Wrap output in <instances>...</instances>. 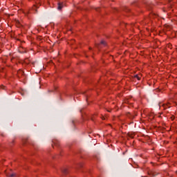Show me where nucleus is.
<instances>
[{"mask_svg": "<svg viewBox=\"0 0 177 177\" xmlns=\"http://www.w3.org/2000/svg\"><path fill=\"white\" fill-rule=\"evenodd\" d=\"M171 104H169V103H167V104H162V107H163V109H169V107H170V105Z\"/></svg>", "mask_w": 177, "mask_h": 177, "instance_id": "f257e3e1", "label": "nucleus"}, {"mask_svg": "<svg viewBox=\"0 0 177 177\" xmlns=\"http://www.w3.org/2000/svg\"><path fill=\"white\" fill-rule=\"evenodd\" d=\"M62 8H63V3H58L57 9H58L59 10H62Z\"/></svg>", "mask_w": 177, "mask_h": 177, "instance_id": "f03ea898", "label": "nucleus"}, {"mask_svg": "<svg viewBox=\"0 0 177 177\" xmlns=\"http://www.w3.org/2000/svg\"><path fill=\"white\" fill-rule=\"evenodd\" d=\"M134 77H135V78H137V80H138V81L140 80V78H142V75H136Z\"/></svg>", "mask_w": 177, "mask_h": 177, "instance_id": "7ed1b4c3", "label": "nucleus"}, {"mask_svg": "<svg viewBox=\"0 0 177 177\" xmlns=\"http://www.w3.org/2000/svg\"><path fill=\"white\" fill-rule=\"evenodd\" d=\"M16 26H17V27H21V25L20 24V22L19 21H17Z\"/></svg>", "mask_w": 177, "mask_h": 177, "instance_id": "20e7f679", "label": "nucleus"}, {"mask_svg": "<svg viewBox=\"0 0 177 177\" xmlns=\"http://www.w3.org/2000/svg\"><path fill=\"white\" fill-rule=\"evenodd\" d=\"M8 177H13V176H15V174H10V176H8Z\"/></svg>", "mask_w": 177, "mask_h": 177, "instance_id": "39448f33", "label": "nucleus"}, {"mask_svg": "<svg viewBox=\"0 0 177 177\" xmlns=\"http://www.w3.org/2000/svg\"><path fill=\"white\" fill-rule=\"evenodd\" d=\"M171 119L172 120H175V116H171Z\"/></svg>", "mask_w": 177, "mask_h": 177, "instance_id": "423d86ee", "label": "nucleus"}, {"mask_svg": "<svg viewBox=\"0 0 177 177\" xmlns=\"http://www.w3.org/2000/svg\"><path fill=\"white\" fill-rule=\"evenodd\" d=\"M2 89H5V86H1Z\"/></svg>", "mask_w": 177, "mask_h": 177, "instance_id": "0eeeda50", "label": "nucleus"}, {"mask_svg": "<svg viewBox=\"0 0 177 177\" xmlns=\"http://www.w3.org/2000/svg\"><path fill=\"white\" fill-rule=\"evenodd\" d=\"M101 44H104V41H101Z\"/></svg>", "mask_w": 177, "mask_h": 177, "instance_id": "6e6552de", "label": "nucleus"}, {"mask_svg": "<svg viewBox=\"0 0 177 177\" xmlns=\"http://www.w3.org/2000/svg\"><path fill=\"white\" fill-rule=\"evenodd\" d=\"M152 118H154V116H153V115H152Z\"/></svg>", "mask_w": 177, "mask_h": 177, "instance_id": "1a4fd4ad", "label": "nucleus"}, {"mask_svg": "<svg viewBox=\"0 0 177 177\" xmlns=\"http://www.w3.org/2000/svg\"><path fill=\"white\" fill-rule=\"evenodd\" d=\"M102 120H104V118H103Z\"/></svg>", "mask_w": 177, "mask_h": 177, "instance_id": "9d476101", "label": "nucleus"}, {"mask_svg": "<svg viewBox=\"0 0 177 177\" xmlns=\"http://www.w3.org/2000/svg\"><path fill=\"white\" fill-rule=\"evenodd\" d=\"M142 177H147V176H142Z\"/></svg>", "mask_w": 177, "mask_h": 177, "instance_id": "9b49d317", "label": "nucleus"}]
</instances>
